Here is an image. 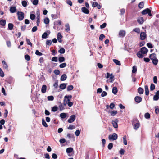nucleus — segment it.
<instances>
[{"instance_id":"49530a36","label":"nucleus","mask_w":159,"mask_h":159,"mask_svg":"<svg viewBox=\"0 0 159 159\" xmlns=\"http://www.w3.org/2000/svg\"><path fill=\"white\" fill-rule=\"evenodd\" d=\"M155 89V85L154 84H153V83H152L150 85V90L151 91H153V90Z\"/></svg>"},{"instance_id":"338daca9","label":"nucleus","mask_w":159,"mask_h":159,"mask_svg":"<svg viewBox=\"0 0 159 159\" xmlns=\"http://www.w3.org/2000/svg\"><path fill=\"white\" fill-rule=\"evenodd\" d=\"M147 46L149 48H153L152 44L150 43H147Z\"/></svg>"},{"instance_id":"09e8293b","label":"nucleus","mask_w":159,"mask_h":159,"mask_svg":"<svg viewBox=\"0 0 159 159\" xmlns=\"http://www.w3.org/2000/svg\"><path fill=\"white\" fill-rule=\"evenodd\" d=\"M0 76L2 77L4 76V73L1 68H0Z\"/></svg>"},{"instance_id":"aec40b11","label":"nucleus","mask_w":159,"mask_h":159,"mask_svg":"<svg viewBox=\"0 0 159 159\" xmlns=\"http://www.w3.org/2000/svg\"><path fill=\"white\" fill-rule=\"evenodd\" d=\"M6 21L5 20L2 19L0 21V25L2 26H4L6 25Z\"/></svg>"},{"instance_id":"2eb2a0df","label":"nucleus","mask_w":159,"mask_h":159,"mask_svg":"<svg viewBox=\"0 0 159 159\" xmlns=\"http://www.w3.org/2000/svg\"><path fill=\"white\" fill-rule=\"evenodd\" d=\"M47 90V86L46 85H43L41 88V92L43 93H44L46 92Z\"/></svg>"},{"instance_id":"774afa93","label":"nucleus","mask_w":159,"mask_h":159,"mask_svg":"<svg viewBox=\"0 0 159 159\" xmlns=\"http://www.w3.org/2000/svg\"><path fill=\"white\" fill-rule=\"evenodd\" d=\"M66 3L68 4L70 6H72V2L71 1L69 0H66Z\"/></svg>"},{"instance_id":"0e129e2a","label":"nucleus","mask_w":159,"mask_h":159,"mask_svg":"<svg viewBox=\"0 0 159 159\" xmlns=\"http://www.w3.org/2000/svg\"><path fill=\"white\" fill-rule=\"evenodd\" d=\"M58 60V59L57 57H53L52 59V61H54V62H57Z\"/></svg>"},{"instance_id":"f704fd0d","label":"nucleus","mask_w":159,"mask_h":159,"mask_svg":"<svg viewBox=\"0 0 159 159\" xmlns=\"http://www.w3.org/2000/svg\"><path fill=\"white\" fill-rule=\"evenodd\" d=\"M42 124L45 127H47L48 126L47 123L46 122L44 119H43L42 120Z\"/></svg>"},{"instance_id":"6e6552de","label":"nucleus","mask_w":159,"mask_h":159,"mask_svg":"<svg viewBox=\"0 0 159 159\" xmlns=\"http://www.w3.org/2000/svg\"><path fill=\"white\" fill-rule=\"evenodd\" d=\"M159 99V90L157 91L155 95L153 96V99L154 101H157Z\"/></svg>"},{"instance_id":"c03bdc74","label":"nucleus","mask_w":159,"mask_h":159,"mask_svg":"<svg viewBox=\"0 0 159 159\" xmlns=\"http://www.w3.org/2000/svg\"><path fill=\"white\" fill-rule=\"evenodd\" d=\"M133 31L139 34L140 33V29L139 28H135L133 30Z\"/></svg>"},{"instance_id":"58836bf2","label":"nucleus","mask_w":159,"mask_h":159,"mask_svg":"<svg viewBox=\"0 0 159 159\" xmlns=\"http://www.w3.org/2000/svg\"><path fill=\"white\" fill-rule=\"evenodd\" d=\"M44 22L46 24H48L49 22V20L48 18H45L44 19Z\"/></svg>"},{"instance_id":"9b49d317","label":"nucleus","mask_w":159,"mask_h":159,"mask_svg":"<svg viewBox=\"0 0 159 159\" xmlns=\"http://www.w3.org/2000/svg\"><path fill=\"white\" fill-rule=\"evenodd\" d=\"M143 54H146L148 52V50L145 47H142L140 49V51Z\"/></svg>"},{"instance_id":"37998d69","label":"nucleus","mask_w":159,"mask_h":159,"mask_svg":"<svg viewBox=\"0 0 159 159\" xmlns=\"http://www.w3.org/2000/svg\"><path fill=\"white\" fill-rule=\"evenodd\" d=\"M48 34L47 32H44L42 35V38L44 39H46L47 37Z\"/></svg>"},{"instance_id":"423d86ee","label":"nucleus","mask_w":159,"mask_h":159,"mask_svg":"<svg viewBox=\"0 0 159 159\" xmlns=\"http://www.w3.org/2000/svg\"><path fill=\"white\" fill-rule=\"evenodd\" d=\"M147 35L144 32H141L140 34V39L142 40H144L146 37Z\"/></svg>"},{"instance_id":"dca6fc26","label":"nucleus","mask_w":159,"mask_h":159,"mask_svg":"<svg viewBox=\"0 0 159 159\" xmlns=\"http://www.w3.org/2000/svg\"><path fill=\"white\" fill-rule=\"evenodd\" d=\"M149 57L151 60L156 58V54L154 53L151 54L150 55Z\"/></svg>"},{"instance_id":"393cba45","label":"nucleus","mask_w":159,"mask_h":159,"mask_svg":"<svg viewBox=\"0 0 159 159\" xmlns=\"http://www.w3.org/2000/svg\"><path fill=\"white\" fill-rule=\"evenodd\" d=\"M66 85L65 83H62L60 85L59 87L61 89H64L66 88Z\"/></svg>"},{"instance_id":"69168bd1","label":"nucleus","mask_w":159,"mask_h":159,"mask_svg":"<svg viewBox=\"0 0 159 159\" xmlns=\"http://www.w3.org/2000/svg\"><path fill=\"white\" fill-rule=\"evenodd\" d=\"M106 25H107L106 23H104L100 25V27L102 29L106 27Z\"/></svg>"},{"instance_id":"9d476101","label":"nucleus","mask_w":159,"mask_h":159,"mask_svg":"<svg viewBox=\"0 0 159 159\" xmlns=\"http://www.w3.org/2000/svg\"><path fill=\"white\" fill-rule=\"evenodd\" d=\"M81 10L82 12L83 13L86 14H88L89 13V11L88 9V8H86L85 7H82L81 8Z\"/></svg>"},{"instance_id":"a19ab883","label":"nucleus","mask_w":159,"mask_h":159,"mask_svg":"<svg viewBox=\"0 0 159 159\" xmlns=\"http://www.w3.org/2000/svg\"><path fill=\"white\" fill-rule=\"evenodd\" d=\"M144 117L146 119H148L150 117V115L149 113L147 112L145 114Z\"/></svg>"},{"instance_id":"4be33fe9","label":"nucleus","mask_w":159,"mask_h":159,"mask_svg":"<svg viewBox=\"0 0 159 159\" xmlns=\"http://www.w3.org/2000/svg\"><path fill=\"white\" fill-rule=\"evenodd\" d=\"M2 63L3 65V68L6 69H8V66L6 62L4 60L2 61Z\"/></svg>"},{"instance_id":"864d4df0","label":"nucleus","mask_w":159,"mask_h":159,"mask_svg":"<svg viewBox=\"0 0 159 159\" xmlns=\"http://www.w3.org/2000/svg\"><path fill=\"white\" fill-rule=\"evenodd\" d=\"M58 107L57 106H54L52 109V111L53 112L56 111L57 110Z\"/></svg>"},{"instance_id":"a211bd4d","label":"nucleus","mask_w":159,"mask_h":159,"mask_svg":"<svg viewBox=\"0 0 159 159\" xmlns=\"http://www.w3.org/2000/svg\"><path fill=\"white\" fill-rule=\"evenodd\" d=\"M10 11L11 13H14L16 11V7H11L10 9Z\"/></svg>"},{"instance_id":"f3484780","label":"nucleus","mask_w":159,"mask_h":159,"mask_svg":"<svg viewBox=\"0 0 159 159\" xmlns=\"http://www.w3.org/2000/svg\"><path fill=\"white\" fill-rule=\"evenodd\" d=\"M145 94L146 95L148 96L149 95V91L148 87L147 85H145L144 86Z\"/></svg>"},{"instance_id":"c85d7f7f","label":"nucleus","mask_w":159,"mask_h":159,"mask_svg":"<svg viewBox=\"0 0 159 159\" xmlns=\"http://www.w3.org/2000/svg\"><path fill=\"white\" fill-rule=\"evenodd\" d=\"M73 151V148H68L66 149V152L67 153H69L72 152Z\"/></svg>"},{"instance_id":"ea45409f","label":"nucleus","mask_w":159,"mask_h":159,"mask_svg":"<svg viewBox=\"0 0 159 159\" xmlns=\"http://www.w3.org/2000/svg\"><path fill=\"white\" fill-rule=\"evenodd\" d=\"M65 49L64 48H60L58 51V52L61 54H64L65 52Z\"/></svg>"},{"instance_id":"473e14b6","label":"nucleus","mask_w":159,"mask_h":159,"mask_svg":"<svg viewBox=\"0 0 159 159\" xmlns=\"http://www.w3.org/2000/svg\"><path fill=\"white\" fill-rule=\"evenodd\" d=\"M66 116V114L65 113H62L60 114V116L62 119H64L65 118Z\"/></svg>"},{"instance_id":"b1692460","label":"nucleus","mask_w":159,"mask_h":159,"mask_svg":"<svg viewBox=\"0 0 159 159\" xmlns=\"http://www.w3.org/2000/svg\"><path fill=\"white\" fill-rule=\"evenodd\" d=\"M65 26L66 27L65 29V31L67 32L69 31L70 30L69 24L68 23L66 24Z\"/></svg>"},{"instance_id":"2f4dec72","label":"nucleus","mask_w":159,"mask_h":159,"mask_svg":"<svg viewBox=\"0 0 159 159\" xmlns=\"http://www.w3.org/2000/svg\"><path fill=\"white\" fill-rule=\"evenodd\" d=\"M114 62L116 65H120L121 63L120 62L117 60L114 59L113 60Z\"/></svg>"},{"instance_id":"cd10ccee","label":"nucleus","mask_w":159,"mask_h":159,"mask_svg":"<svg viewBox=\"0 0 159 159\" xmlns=\"http://www.w3.org/2000/svg\"><path fill=\"white\" fill-rule=\"evenodd\" d=\"M144 3L143 2H141L138 4V7L139 8H142L143 7Z\"/></svg>"},{"instance_id":"5701e85b","label":"nucleus","mask_w":159,"mask_h":159,"mask_svg":"<svg viewBox=\"0 0 159 159\" xmlns=\"http://www.w3.org/2000/svg\"><path fill=\"white\" fill-rule=\"evenodd\" d=\"M138 93L140 94H143L144 92V90L141 87H139L138 89Z\"/></svg>"},{"instance_id":"f257e3e1","label":"nucleus","mask_w":159,"mask_h":159,"mask_svg":"<svg viewBox=\"0 0 159 159\" xmlns=\"http://www.w3.org/2000/svg\"><path fill=\"white\" fill-rule=\"evenodd\" d=\"M132 124L133 125L134 128L135 130H136L140 126V124L137 119L134 120L132 122Z\"/></svg>"},{"instance_id":"79ce46f5","label":"nucleus","mask_w":159,"mask_h":159,"mask_svg":"<svg viewBox=\"0 0 159 159\" xmlns=\"http://www.w3.org/2000/svg\"><path fill=\"white\" fill-rule=\"evenodd\" d=\"M133 69L132 70V73H134L136 72L137 70V68L135 66H134L133 67Z\"/></svg>"},{"instance_id":"a878e982","label":"nucleus","mask_w":159,"mask_h":159,"mask_svg":"<svg viewBox=\"0 0 159 159\" xmlns=\"http://www.w3.org/2000/svg\"><path fill=\"white\" fill-rule=\"evenodd\" d=\"M67 78V76L66 74L62 75L61 77L60 80L61 81L65 80Z\"/></svg>"},{"instance_id":"6e6d98bb","label":"nucleus","mask_w":159,"mask_h":159,"mask_svg":"<svg viewBox=\"0 0 159 159\" xmlns=\"http://www.w3.org/2000/svg\"><path fill=\"white\" fill-rule=\"evenodd\" d=\"M53 86L55 88H57L58 87V81L57 80L53 84Z\"/></svg>"},{"instance_id":"a18cd8bd","label":"nucleus","mask_w":159,"mask_h":159,"mask_svg":"<svg viewBox=\"0 0 159 159\" xmlns=\"http://www.w3.org/2000/svg\"><path fill=\"white\" fill-rule=\"evenodd\" d=\"M110 113L112 116H114L117 113V111H116L113 110Z\"/></svg>"},{"instance_id":"603ef678","label":"nucleus","mask_w":159,"mask_h":159,"mask_svg":"<svg viewBox=\"0 0 159 159\" xmlns=\"http://www.w3.org/2000/svg\"><path fill=\"white\" fill-rule=\"evenodd\" d=\"M22 5L24 7H25L27 6V2L25 1H23L22 2Z\"/></svg>"},{"instance_id":"7c9ffc66","label":"nucleus","mask_w":159,"mask_h":159,"mask_svg":"<svg viewBox=\"0 0 159 159\" xmlns=\"http://www.w3.org/2000/svg\"><path fill=\"white\" fill-rule=\"evenodd\" d=\"M58 61L60 63H61L65 61V58L63 57H61L58 58Z\"/></svg>"},{"instance_id":"3c124183","label":"nucleus","mask_w":159,"mask_h":159,"mask_svg":"<svg viewBox=\"0 0 159 159\" xmlns=\"http://www.w3.org/2000/svg\"><path fill=\"white\" fill-rule=\"evenodd\" d=\"M59 108L60 111H62L64 109L63 105L62 103L59 105Z\"/></svg>"},{"instance_id":"c756f323","label":"nucleus","mask_w":159,"mask_h":159,"mask_svg":"<svg viewBox=\"0 0 159 159\" xmlns=\"http://www.w3.org/2000/svg\"><path fill=\"white\" fill-rule=\"evenodd\" d=\"M14 27L13 25L11 23H9L8 24V28L10 30H11L13 29Z\"/></svg>"},{"instance_id":"0eeeda50","label":"nucleus","mask_w":159,"mask_h":159,"mask_svg":"<svg viewBox=\"0 0 159 159\" xmlns=\"http://www.w3.org/2000/svg\"><path fill=\"white\" fill-rule=\"evenodd\" d=\"M118 120L117 119H116L114 120H112V124L113 126L115 128H118Z\"/></svg>"},{"instance_id":"c9c22d12","label":"nucleus","mask_w":159,"mask_h":159,"mask_svg":"<svg viewBox=\"0 0 159 159\" xmlns=\"http://www.w3.org/2000/svg\"><path fill=\"white\" fill-rule=\"evenodd\" d=\"M152 60V63L153 64L156 65L157 64L158 62V60L157 58L154 59H153Z\"/></svg>"},{"instance_id":"bf43d9fd","label":"nucleus","mask_w":159,"mask_h":159,"mask_svg":"<svg viewBox=\"0 0 159 159\" xmlns=\"http://www.w3.org/2000/svg\"><path fill=\"white\" fill-rule=\"evenodd\" d=\"M35 54L38 56H42L43 55V54L39 52L38 50H36L35 52Z\"/></svg>"},{"instance_id":"7ed1b4c3","label":"nucleus","mask_w":159,"mask_h":159,"mask_svg":"<svg viewBox=\"0 0 159 159\" xmlns=\"http://www.w3.org/2000/svg\"><path fill=\"white\" fill-rule=\"evenodd\" d=\"M117 135L116 133H114L112 135H110L108 136V139L110 140H115L117 139Z\"/></svg>"},{"instance_id":"6ab92c4d","label":"nucleus","mask_w":159,"mask_h":159,"mask_svg":"<svg viewBox=\"0 0 159 159\" xmlns=\"http://www.w3.org/2000/svg\"><path fill=\"white\" fill-rule=\"evenodd\" d=\"M137 55L138 57L139 58H142L144 57L143 54L139 51L138 52Z\"/></svg>"},{"instance_id":"f03ea898","label":"nucleus","mask_w":159,"mask_h":159,"mask_svg":"<svg viewBox=\"0 0 159 159\" xmlns=\"http://www.w3.org/2000/svg\"><path fill=\"white\" fill-rule=\"evenodd\" d=\"M141 13L142 15H145L147 14L151 16L152 15L151 14V11L148 8H147L142 11Z\"/></svg>"},{"instance_id":"e433bc0d","label":"nucleus","mask_w":159,"mask_h":159,"mask_svg":"<svg viewBox=\"0 0 159 159\" xmlns=\"http://www.w3.org/2000/svg\"><path fill=\"white\" fill-rule=\"evenodd\" d=\"M47 99L48 101H52L54 99V97L52 95L48 97Z\"/></svg>"},{"instance_id":"412c9836","label":"nucleus","mask_w":159,"mask_h":159,"mask_svg":"<svg viewBox=\"0 0 159 159\" xmlns=\"http://www.w3.org/2000/svg\"><path fill=\"white\" fill-rule=\"evenodd\" d=\"M72 97V96L70 95H66L64 97V101L66 100V98L67 99V101H70V99Z\"/></svg>"},{"instance_id":"39448f33","label":"nucleus","mask_w":159,"mask_h":159,"mask_svg":"<svg viewBox=\"0 0 159 159\" xmlns=\"http://www.w3.org/2000/svg\"><path fill=\"white\" fill-rule=\"evenodd\" d=\"M75 115H72L70 116L67 121L69 123H72L75 120Z\"/></svg>"},{"instance_id":"20e7f679","label":"nucleus","mask_w":159,"mask_h":159,"mask_svg":"<svg viewBox=\"0 0 159 159\" xmlns=\"http://www.w3.org/2000/svg\"><path fill=\"white\" fill-rule=\"evenodd\" d=\"M17 15L18 16V18L19 20L21 21L23 20L24 16V14L23 12L18 11L17 13Z\"/></svg>"},{"instance_id":"e2e57ef3","label":"nucleus","mask_w":159,"mask_h":159,"mask_svg":"<svg viewBox=\"0 0 159 159\" xmlns=\"http://www.w3.org/2000/svg\"><path fill=\"white\" fill-rule=\"evenodd\" d=\"M8 111L7 109H5V112L4 114V116L5 118H6L7 116L8 115Z\"/></svg>"},{"instance_id":"4468645a","label":"nucleus","mask_w":159,"mask_h":159,"mask_svg":"<svg viewBox=\"0 0 159 159\" xmlns=\"http://www.w3.org/2000/svg\"><path fill=\"white\" fill-rule=\"evenodd\" d=\"M62 37V36L61 35V33L59 32L57 34V38L58 41L60 43H61L62 41L61 40V38Z\"/></svg>"},{"instance_id":"4c0bfd02","label":"nucleus","mask_w":159,"mask_h":159,"mask_svg":"<svg viewBox=\"0 0 159 159\" xmlns=\"http://www.w3.org/2000/svg\"><path fill=\"white\" fill-rule=\"evenodd\" d=\"M25 58L27 61H29L31 59L30 57L28 54H26L25 56Z\"/></svg>"},{"instance_id":"1a4fd4ad","label":"nucleus","mask_w":159,"mask_h":159,"mask_svg":"<svg viewBox=\"0 0 159 159\" xmlns=\"http://www.w3.org/2000/svg\"><path fill=\"white\" fill-rule=\"evenodd\" d=\"M137 21L139 24H142L144 22V19L142 17H139L138 18Z\"/></svg>"},{"instance_id":"5fc2aeb1","label":"nucleus","mask_w":159,"mask_h":159,"mask_svg":"<svg viewBox=\"0 0 159 159\" xmlns=\"http://www.w3.org/2000/svg\"><path fill=\"white\" fill-rule=\"evenodd\" d=\"M113 147V143H110L108 145V148L109 149H111Z\"/></svg>"},{"instance_id":"de8ad7c7","label":"nucleus","mask_w":159,"mask_h":159,"mask_svg":"<svg viewBox=\"0 0 159 159\" xmlns=\"http://www.w3.org/2000/svg\"><path fill=\"white\" fill-rule=\"evenodd\" d=\"M66 63H63L60 64L59 67L60 68H63L66 67Z\"/></svg>"},{"instance_id":"72a5a7b5","label":"nucleus","mask_w":159,"mask_h":159,"mask_svg":"<svg viewBox=\"0 0 159 159\" xmlns=\"http://www.w3.org/2000/svg\"><path fill=\"white\" fill-rule=\"evenodd\" d=\"M74 87L72 85H69L67 87V90L68 91L72 90L73 89Z\"/></svg>"},{"instance_id":"ddd939ff","label":"nucleus","mask_w":159,"mask_h":159,"mask_svg":"<svg viewBox=\"0 0 159 159\" xmlns=\"http://www.w3.org/2000/svg\"><path fill=\"white\" fill-rule=\"evenodd\" d=\"M119 35L120 37H123L125 35V30H121L119 33Z\"/></svg>"},{"instance_id":"052dcab7","label":"nucleus","mask_w":159,"mask_h":159,"mask_svg":"<svg viewBox=\"0 0 159 159\" xmlns=\"http://www.w3.org/2000/svg\"><path fill=\"white\" fill-rule=\"evenodd\" d=\"M38 0H34L32 2L34 5H36L38 4Z\"/></svg>"},{"instance_id":"bb28decb","label":"nucleus","mask_w":159,"mask_h":159,"mask_svg":"<svg viewBox=\"0 0 159 159\" xmlns=\"http://www.w3.org/2000/svg\"><path fill=\"white\" fill-rule=\"evenodd\" d=\"M118 90L117 88L116 87H114L112 88V92L114 94H116Z\"/></svg>"},{"instance_id":"8fccbe9b","label":"nucleus","mask_w":159,"mask_h":159,"mask_svg":"<svg viewBox=\"0 0 159 159\" xmlns=\"http://www.w3.org/2000/svg\"><path fill=\"white\" fill-rule=\"evenodd\" d=\"M26 42L27 43V44L28 45H30L31 46V47H32V44L30 42V41L29 39L26 38Z\"/></svg>"},{"instance_id":"f8f14e48","label":"nucleus","mask_w":159,"mask_h":159,"mask_svg":"<svg viewBox=\"0 0 159 159\" xmlns=\"http://www.w3.org/2000/svg\"><path fill=\"white\" fill-rule=\"evenodd\" d=\"M135 101L137 103L140 102L142 100V98L139 96H137L134 98Z\"/></svg>"},{"instance_id":"13d9d810","label":"nucleus","mask_w":159,"mask_h":159,"mask_svg":"<svg viewBox=\"0 0 159 159\" xmlns=\"http://www.w3.org/2000/svg\"><path fill=\"white\" fill-rule=\"evenodd\" d=\"M53 72L56 75H59L60 73V71L58 70H55Z\"/></svg>"},{"instance_id":"4d7b16f0","label":"nucleus","mask_w":159,"mask_h":159,"mask_svg":"<svg viewBox=\"0 0 159 159\" xmlns=\"http://www.w3.org/2000/svg\"><path fill=\"white\" fill-rule=\"evenodd\" d=\"M35 15L34 14H31L30 15V17L32 20H34L35 18Z\"/></svg>"},{"instance_id":"680f3d73","label":"nucleus","mask_w":159,"mask_h":159,"mask_svg":"<svg viewBox=\"0 0 159 159\" xmlns=\"http://www.w3.org/2000/svg\"><path fill=\"white\" fill-rule=\"evenodd\" d=\"M105 37V36L103 34H101L99 36V39L101 41H102L103 39Z\"/></svg>"}]
</instances>
